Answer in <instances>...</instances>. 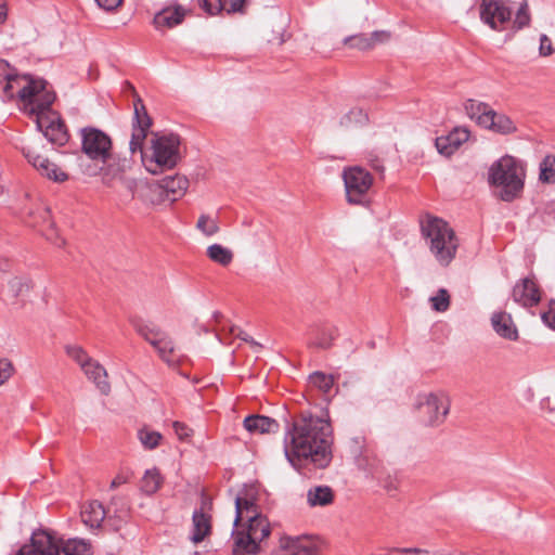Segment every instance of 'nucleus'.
<instances>
[{
	"label": "nucleus",
	"instance_id": "63",
	"mask_svg": "<svg viewBox=\"0 0 555 555\" xmlns=\"http://www.w3.org/2000/svg\"><path fill=\"white\" fill-rule=\"evenodd\" d=\"M54 244L57 246H63L65 244V241L63 238H56V241H54Z\"/></svg>",
	"mask_w": 555,
	"mask_h": 555
},
{
	"label": "nucleus",
	"instance_id": "4",
	"mask_svg": "<svg viewBox=\"0 0 555 555\" xmlns=\"http://www.w3.org/2000/svg\"><path fill=\"white\" fill-rule=\"evenodd\" d=\"M180 137L175 133H155L151 140V153L141 149V160L144 168L152 175H159L173 169L181 159L179 147Z\"/></svg>",
	"mask_w": 555,
	"mask_h": 555
},
{
	"label": "nucleus",
	"instance_id": "34",
	"mask_svg": "<svg viewBox=\"0 0 555 555\" xmlns=\"http://www.w3.org/2000/svg\"><path fill=\"white\" fill-rule=\"evenodd\" d=\"M30 80H36L29 75L18 76L15 74H12L4 82L3 86V96L7 100L14 99L15 95H18V91L28 85ZM37 80H42L41 78H38ZM21 100V98H18Z\"/></svg>",
	"mask_w": 555,
	"mask_h": 555
},
{
	"label": "nucleus",
	"instance_id": "27",
	"mask_svg": "<svg viewBox=\"0 0 555 555\" xmlns=\"http://www.w3.org/2000/svg\"><path fill=\"white\" fill-rule=\"evenodd\" d=\"M246 534L253 537L259 542H263L271 533L269 520L266 516L259 514L247 515Z\"/></svg>",
	"mask_w": 555,
	"mask_h": 555
},
{
	"label": "nucleus",
	"instance_id": "2",
	"mask_svg": "<svg viewBox=\"0 0 555 555\" xmlns=\"http://www.w3.org/2000/svg\"><path fill=\"white\" fill-rule=\"evenodd\" d=\"M18 95L24 104V112L36 117V126L44 138L54 145L64 146L69 140V133L59 113L51 108L56 94L49 89V82L30 80L18 91Z\"/></svg>",
	"mask_w": 555,
	"mask_h": 555
},
{
	"label": "nucleus",
	"instance_id": "38",
	"mask_svg": "<svg viewBox=\"0 0 555 555\" xmlns=\"http://www.w3.org/2000/svg\"><path fill=\"white\" fill-rule=\"evenodd\" d=\"M138 438L145 449L153 450L158 447L163 436L158 431L142 428L138 431Z\"/></svg>",
	"mask_w": 555,
	"mask_h": 555
},
{
	"label": "nucleus",
	"instance_id": "54",
	"mask_svg": "<svg viewBox=\"0 0 555 555\" xmlns=\"http://www.w3.org/2000/svg\"><path fill=\"white\" fill-rule=\"evenodd\" d=\"M98 5L105 11H113L117 9L121 3L122 0H95Z\"/></svg>",
	"mask_w": 555,
	"mask_h": 555
},
{
	"label": "nucleus",
	"instance_id": "7",
	"mask_svg": "<svg viewBox=\"0 0 555 555\" xmlns=\"http://www.w3.org/2000/svg\"><path fill=\"white\" fill-rule=\"evenodd\" d=\"M464 107L468 117L486 129L500 134H509L517 130L507 115L495 112L485 102L468 99Z\"/></svg>",
	"mask_w": 555,
	"mask_h": 555
},
{
	"label": "nucleus",
	"instance_id": "23",
	"mask_svg": "<svg viewBox=\"0 0 555 555\" xmlns=\"http://www.w3.org/2000/svg\"><path fill=\"white\" fill-rule=\"evenodd\" d=\"M491 324L500 337L512 341L518 339V330L511 314L506 312H495L491 317Z\"/></svg>",
	"mask_w": 555,
	"mask_h": 555
},
{
	"label": "nucleus",
	"instance_id": "29",
	"mask_svg": "<svg viewBox=\"0 0 555 555\" xmlns=\"http://www.w3.org/2000/svg\"><path fill=\"white\" fill-rule=\"evenodd\" d=\"M130 167V162L127 158L116 159L112 155L107 163L101 167L103 183L109 185L114 179L125 178L122 173Z\"/></svg>",
	"mask_w": 555,
	"mask_h": 555
},
{
	"label": "nucleus",
	"instance_id": "52",
	"mask_svg": "<svg viewBox=\"0 0 555 555\" xmlns=\"http://www.w3.org/2000/svg\"><path fill=\"white\" fill-rule=\"evenodd\" d=\"M554 49L551 39L546 35H541L539 53L541 56H550L553 54Z\"/></svg>",
	"mask_w": 555,
	"mask_h": 555
},
{
	"label": "nucleus",
	"instance_id": "14",
	"mask_svg": "<svg viewBox=\"0 0 555 555\" xmlns=\"http://www.w3.org/2000/svg\"><path fill=\"white\" fill-rule=\"evenodd\" d=\"M512 297L515 302L522 307L530 308L537 306L541 300L540 288L533 278L519 280L513 287Z\"/></svg>",
	"mask_w": 555,
	"mask_h": 555
},
{
	"label": "nucleus",
	"instance_id": "20",
	"mask_svg": "<svg viewBox=\"0 0 555 555\" xmlns=\"http://www.w3.org/2000/svg\"><path fill=\"white\" fill-rule=\"evenodd\" d=\"M185 15L186 11L180 4L167 7L155 14L153 23L157 29L173 28L183 22Z\"/></svg>",
	"mask_w": 555,
	"mask_h": 555
},
{
	"label": "nucleus",
	"instance_id": "1",
	"mask_svg": "<svg viewBox=\"0 0 555 555\" xmlns=\"http://www.w3.org/2000/svg\"><path fill=\"white\" fill-rule=\"evenodd\" d=\"M284 454L298 472L312 465L317 469L327 468L333 461L334 435L327 411L315 415L300 411L285 420Z\"/></svg>",
	"mask_w": 555,
	"mask_h": 555
},
{
	"label": "nucleus",
	"instance_id": "36",
	"mask_svg": "<svg viewBox=\"0 0 555 555\" xmlns=\"http://www.w3.org/2000/svg\"><path fill=\"white\" fill-rule=\"evenodd\" d=\"M207 256L210 260L223 267L230 264L233 260V253L220 244L210 245L207 248Z\"/></svg>",
	"mask_w": 555,
	"mask_h": 555
},
{
	"label": "nucleus",
	"instance_id": "57",
	"mask_svg": "<svg viewBox=\"0 0 555 555\" xmlns=\"http://www.w3.org/2000/svg\"><path fill=\"white\" fill-rule=\"evenodd\" d=\"M231 333L233 335H235L234 328L231 330ZM236 336L240 337L242 340L251 344V346H254V347H257V348L261 347V345L258 344L257 341H255L253 337H250L249 335H247L246 333H244L242 331L240 333H237Z\"/></svg>",
	"mask_w": 555,
	"mask_h": 555
},
{
	"label": "nucleus",
	"instance_id": "8",
	"mask_svg": "<svg viewBox=\"0 0 555 555\" xmlns=\"http://www.w3.org/2000/svg\"><path fill=\"white\" fill-rule=\"evenodd\" d=\"M450 405V398L443 391L418 395L415 404L421 422L429 427H437L446 421Z\"/></svg>",
	"mask_w": 555,
	"mask_h": 555
},
{
	"label": "nucleus",
	"instance_id": "11",
	"mask_svg": "<svg viewBox=\"0 0 555 555\" xmlns=\"http://www.w3.org/2000/svg\"><path fill=\"white\" fill-rule=\"evenodd\" d=\"M133 106L132 133L129 142V149L132 154L137 151H141L147 132L153 124L143 100L140 96L134 98Z\"/></svg>",
	"mask_w": 555,
	"mask_h": 555
},
{
	"label": "nucleus",
	"instance_id": "6",
	"mask_svg": "<svg viewBox=\"0 0 555 555\" xmlns=\"http://www.w3.org/2000/svg\"><path fill=\"white\" fill-rule=\"evenodd\" d=\"M15 555H92L91 544L82 539H68L61 543L47 531L34 532L29 544Z\"/></svg>",
	"mask_w": 555,
	"mask_h": 555
},
{
	"label": "nucleus",
	"instance_id": "61",
	"mask_svg": "<svg viewBox=\"0 0 555 555\" xmlns=\"http://www.w3.org/2000/svg\"><path fill=\"white\" fill-rule=\"evenodd\" d=\"M541 409L542 410H548L550 412L554 411L555 409H552L551 408V400L550 398H544L542 401H541Z\"/></svg>",
	"mask_w": 555,
	"mask_h": 555
},
{
	"label": "nucleus",
	"instance_id": "32",
	"mask_svg": "<svg viewBox=\"0 0 555 555\" xmlns=\"http://www.w3.org/2000/svg\"><path fill=\"white\" fill-rule=\"evenodd\" d=\"M364 439L362 437H354L351 439V442L354 444L351 447L352 453L354 454V460L357 466L370 474H373L375 468V459L371 460L369 452L363 448Z\"/></svg>",
	"mask_w": 555,
	"mask_h": 555
},
{
	"label": "nucleus",
	"instance_id": "21",
	"mask_svg": "<svg viewBox=\"0 0 555 555\" xmlns=\"http://www.w3.org/2000/svg\"><path fill=\"white\" fill-rule=\"evenodd\" d=\"M389 33L385 30H376L370 35L358 34L346 37L344 43L350 48H356L361 51L370 50L375 47L376 43L385 42L389 39Z\"/></svg>",
	"mask_w": 555,
	"mask_h": 555
},
{
	"label": "nucleus",
	"instance_id": "18",
	"mask_svg": "<svg viewBox=\"0 0 555 555\" xmlns=\"http://www.w3.org/2000/svg\"><path fill=\"white\" fill-rule=\"evenodd\" d=\"M280 550L283 555H317L315 544L301 537L283 535L280 538Z\"/></svg>",
	"mask_w": 555,
	"mask_h": 555
},
{
	"label": "nucleus",
	"instance_id": "64",
	"mask_svg": "<svg viewBox=\"0 0 555 555\" xmlns=\"http://www.w3.org/2000/svg\"><path fill=\"white\" fill-rule=\"evenodd\" d=\"M374 169L383 172L384 171V167L383 166H379V165H374Z\"/></svg>",
	"mask_w": 555,
	"mask_h": 555
},
{
	"label": "nucleus",
	"instance_id": "59",
	"mask_svg": "<svg viewBox=\"0 0 555 555\" xmlns=\"http://www.w3.org/2000/svg\"><path fill=\"white\" fill-rule=\"evenodd\" d=\"M166 333L162 331L160 328L155 332V334H151L149 336V339H145L149 344H151L153 347L164 337Z\"/></svg>",
	"mask_w": 555,
	"mask_h": 555
},
{
	"label": "nucleus",
	"instance_id": "46",
	"mask_svg": "<svg viewBox=\"0 0 555 555\" xmlns=\"http://www.w3.org/2000/svg\"><path fill=\"white\" fill-rule=\"evenodd\" d=\"M530 23V15L528 13V4L527 2H524L517 13L516 17L513 22V28L516 30L522 29L524 27H527Z\"/></svg>",
	"mask_w": 555,
	"mask_h": 555
},
{
	"label": "nucleus",
	"instance_id": "31",
	"mask_svg": "<svg viewBox=\"0 0 555 555\" xmlns=\"http://www.w3.org/2000/svg\"><path fill=\"white\" fill-rule=\"evenodd\" d=\"M106 515V508L99 501L90 502L81 512L82 521L92 529L100 528Z\"/></svg>",
	"mask_w": 555,
	"mask_h": 555
},
{
	"label": "nucleus",
	"instance_id": "9",
	"mask_svg": "<svg viewBox=\"0 0 555 555\" xmlns=\"http://www.w3.org/2000/svg\"><path fill=\"white\" fill-rule=\"evenodd\" d=\"M343 179L347 202L366 206L370 203L367 192L373 185L372 175L366 169L354 166L344 170Z\"/></svg>",
	"mask_w": 555,
	"mask_h": 555
},
{
	"label": "nucleus",
	"instance_id": "16",
	"mask_svg": "<svg viewBox=\"0 0 555 555\" xmlns=\"http://www.w3.org/2000/svg\"><path fill=\"white\" fill-rule=\"evenodd\" d=\"M308 334L311 336L308 341L310 348L326 350L333 346L334 340L338 337V330L328 323H321L311 325Z\"/></svg>",
	"mask_w": 555,
	"mask_h": 555
},
{
	"label": "nucleus",
	"instance_id": "47",
	"mask_svg": "<svg viewBox=\"0 0 555 555\" xmlns=\"http://www.w3.org/2000/svg\"><path fill=\"white\" fill-rule=\"evenodd\" d=\"M135 332L144 339H149L151 334H155L159 327L153 323H145L143 321H135L133 323Z\"/></svg>",
	"mask_w": 555,
	"mask_h": 555
},
{
	"label": "nucleus",
	"instance_id": "50",
	"mask_svg": "<svg viewBox=\"0 0 555 555\" xmlns=\"http://www.w3.org/2000/svg\"><path fill=\"white\" fill-rule=\"evenodd\" d=\"M543 323L552 330H555V300H551L546 311L542 312Z\"/></svg>",
	"mask_w": 555,
	"mask_h": 555
},
{
	"label": "nucleus",
	"instance_id": "56",
	"mask_svg": "<svg viewBox=\"0 0 555 555\" xmlns=\"http://www.w3.org/2000/svg\"><path fill=\"white\" fill-rule=\"evenodd\" d=\"M391 552H397V553H401V554H416V555L428 554L427 550H423V548H418V547H402V548L392 547Z\"/></svg>",
	"mask_w": 555,
	"mask_h": 555
},
{
	"label": "nucleus",
	"instance_id": "19",
	"mask_svg": "<svg viewBox=\"0 0 555 555\" xmlns=\"http://www.w3.org/2000/svg\"><path fill=\"white\" fill-rule=\"evenodd\" d=\"M247 0H199L201 8L209 15L245 13Z\"/></svg>",
	"mask_w": 555,
	"mask_h": 555
},
{
	"label": "nucleus",
	"instance_id": "3",
	"mask_svg": "<svg viewBox=\"0 0 555 555\" xmlns=\"http://www.w3.org/2000/svg\"><path fill=\"white\" fill-rule=\"evenodd\" d=\"M524 164L514 156L504 155L489 168V183L500 188L499 196L504 202L519 197L525 184Z\"/></svg>",
	"mask_w": 555,
	"mask_h": 555
},
{
	"label": "nucleus",
	"instance_id": "37",
	"mask_svg": "<svg viewBox=\"0 0 555 555\" xmlns=\"http://www.w3.org/2000/svg\"><path fill=\"white\" fill-rule=\"evenodd\" d=\"M162 476L156 468L147 469L141 481V490L146 494H154L160 487Z\"/></svg>",
	"mask_w": 555,
	"mask_h": 555
},
{
	"label": "nucleus",
	"instance_id": "43",
	"mask_svg": "<svg viewBox=\"0 0 555 555\" xmlns=\"http://www.w3.org/2000/svg\"><path fill=\"white\" fill-rule=\"evenodd\" d=\"M431 307L438 312H444L450 306V295L446 288H440L437 294L430 297Z\"/></svg>",
	"mask_w": 555,
	"mask_h": 555
},
{
	"label": "nucleus",
	"instance_id": "45",
	"mask_svg": "<svg viewBox=\"0 0 555 555\" xmlns=\"http://www.w3.org/2000/svg\"><path fill=\"white\" fill-rule=\"evenodd\" d=\"M66 353L69 358H72L74 361H76L80 367L82 369V365H86L89 363L92 358L88 356L86 350L77 345L74 346H66Z\"/></svg>",
	"mask_w": 555,
	"mask_h": 555
},
{
	"label": "nucleus",
	"instance_id": "22",
	"mask_svg": "<svg viewBox=\"0 0 555 555\" xmlns=\"http://www.w3.org/2000/svg\"><path fill=\"white\" fill-rule=\"evenodd\" d=\"M137 199L146 207L163 204L166 201V193L164 189H162L160 181L155 182L144 180L143 184L139 189V196Z\"/></svg>",
	"mask_w": 555,
	"mask_h": 555
},
{
	"label": "nucleus",
	"instance_id": "62",
	"mask_svg": "<svg viewBox=\"0 0 555 555\" xmlns=\"http://www.w3.org/2000/svg\"><path fill=\"white\" fill-rule=\"evenodd\" d=\"M222 317V314L219 312V311H215L212 313V318L215 319V321H219V319Z\"/></svg>",
	"mask_w": 555,
	"mask_h": 555
},
{
	"label": "nucleus",
	"instance_id": "25",
	"mask_svg": "<svg viewBox=\"0 0 555 555\" xmlns=\"http://www.w3.org/2000/svg\"><path fill=\"white\" fill-rule=\"evenodd\" d=\"M244 428L251 434L278 433L280 425L276 420L266 415H249L243 422Z\"/></svg>",
	"mask_w": 555,
	"mask_h": 555
},
{
	"label": "nucleus",
	"instance_id": "39",
	"mask_svg": "<svg viewBox=\"0 0 555 555\" xmlns=\"http://www.w3.org/2000/svg\"><path fill=\"white\" fill-rule=\"evenodd\" d=\"M540 180L555 183V156L547 155L540 164Z\"/></svg>",
	"mask_w": 555,
	"mask_h": 555
},
{
	"label": "nucleus",
	"instance_id": "35",
	"mask_svg": "<svg viewBox=\"0 0 555 555\" xmlns=\"http://www.w3.org/2000/svg\"><path fill=\"white\" fill-rule=\"evenodd\" d=\"M234 526L247 518V515L259 514L257 504L249 499L237 496L235 500Z\"/></svg>",
	"mask_w": 555,
	"mask_h": 555
},
{
	"label": "nucleus",
	"instance_id": "5",
	"mask_svg": "<svg viewBox=\"0 0 555 555\" xmlns=\"http://www.w3.org/2000/svg\"><path fill=\"white\" fill-rule=\"evenodd\" d=\"M421 231L429 241L430 251L437 261L448 266L455 257L459 242L455 233L449 224L438 217L428 216L421 222Z\"/></svg>",
	"mask_w": 555,
	"mask_h": 555
},
{
	"label": "nucleus",
	"instance_id": "42",
	"mask_svg": "<svg viewBox=\"0 0 555 555\" xmlns=\"http://www.w3.org/2000/svg\"><path fill=\"white\" fill-rule=\"evenodd\" d=\"M196 228L206 236H212L219 232L218 221L210 219L208 215H201Z\"/></svg>",
	"mask_w": 555,
	"mask_h": 555
},
{
	"label": "nucleus",
	"instance_id": "44",
	"mask_svg": "<svg viewBox=\"0 0 555 555\" xmlns=\"http://www.w3.org/2000/svg\"><path fill=\"white\" fill-rule=\"evenodd\" d=\"M8 285L11 295L16 298L30 288V281L27 278L14 276L9 281Z\"/></svg>",
	"mask_w": 555,
	"mask_h": 555
},
{
	"label": "nucleus",
	"instance_id": "33",
	"mask_svg": "<svg viewBox=\"0 0 555 555\" xmlns=\"http://www.w3.org/2000/svg\"><path fill=\"white\" fill-rule=\"evenodd\" d=\"M334 500V492L328 486H315L308 490L307 501L310 506H326Z\"/></svg>",
	"mask_w": 555,
	"mask_h": 555
},
{
	"label": "nucleus",
	"instance_id": "40",
	"mask_svg": "<svg viewBox=\"0 0 555 555\" xmlns=\"http://www.w3.org/2000/svg\"><path fill=\"white\" fill-rule=\"evenodd\" d=\"M310 383L322 390L324 393L330 392L334 385L333 377L322 372H314L310 375Z\"/></svg>",
	"mask_w": 555,
	"mask_h": 555
},
{
	"label": "nucleus",
	"instance_id": "17",
	"mask_svg": "<svg viewBox=\"0 0 555 555\" xmlns=\"http://www.w3.org/2000/svg\"><path fill=\"white\" fill-rule=\"evenodd\" d=\"M468 139L469 131L456 127L449 134L436 138L435 145L441 155L450 156Z\"/></svg>",
	"mask_w": 555,
	"mask_h": 555
},
{
	"label": "nucleus",
	"instance_id": "12",
	"mask_svg": "<svg viewBox=\"0 0 555 555\" xmlns=\"http://www.w3.org/2000/svg\"><path fill=\"white\" fill-rule=\"evenodd\" d=\"M480 20L493 30H502L511 21L512 10L506 0H481L479 5Z\"/></svg>",
	"mask_w": 555,
	"mask_h": 555
},
{
	"label": "nucleus",
	"instance_id": "13",
	"mask_svg": "<svg viewBox=\"0 0 555 555\" xmlns=\"http://www.w3.org/2000/svg\"><path fill=\"white\" fill-rule=\"evenodd\" d=\"M27 162L42 176L54 182H64L68 175L49 158L37 153L33 145L26 144L20 147Z\"/></svg>",
	"mask_w": 555,
	"mask_h": 555
},
{
	"label": "nucleus",
	"instance_id": "49",
	"mask_svg": "<svg viewBox=\"0 0 555 555\" xmlns=\"http://www.w3.org/2000/svg\"><path fill=\"white\" fill-rule=\"evenodd\" d=\"M144 180H137L133 178H121L124 188L131 194V198L135 199L139 196V189Z\"/></svg>",
	"mask_w": 555,
	"mask_h": 555
},
{
	"label": "nucleus",
	"instance_id": "10",
	"mask_svg": "<svg viewBox=\"0 0 555 555\" xmlns=\"http://www.w3.org/2000/svg\"><path fill=\"white\" fill-rule=\"evenodd\" d=\"M81 152L91 160L105 164L112 154V140L107 133L95 128L80 129Z\"/></svg>",
	"mask_w": 555,
	"mask_h": 555
},
{
	"label": "nucleus",
	"instance_id": "53",
	"mask_svg": "<svg viewBox=\"0 0 555 555\" xmlns=\"http://www.w3.org/2000/svg\"><path fill=\"white\" fill-rule=\"evenodd\" d=\"M173 429L180 440H184L191 436L192 430L181 422H173Z\"/></svg>",
	"mask_w": 555,
	"mask_h": 555
},
{
	"label": "nucleus",
	"instance_id": "28",
	"mask_svg": "<svg viewBox=\"0 0 555 555\" xmlns=\"http://www.w3.org/2000/svg\"><path fill=\"white\" fill-rule=\"evenodd\" d=\"M81 370L86 376L95 384L96 388L103 395H107L109 392L111 386L106 379V370L99 362L91 360L86 365H82Z\"/></svg>",
	"mask_w": 555,
	"mask_h": 555
},
{
	"label": "nucleus",
	"instance_id": "48",
	"mask_svg": "<svg viewBox=\"0 0 555 555\" xmlns=\"http://www.w3.org/2000/svg\"><path fill=\"white\" fill-rule=\"evenodd\" d=\"M367 120V115L361 108H352L343 118L340 124L348 125L349 122H364Z\"/></svg>",
	"mask_w": 555,
	"mask_h": 555
},
{
	"label": "nucleus",
	"instance_id": "24",
	"mask_svg": "<svg viewBox=\"0 0 555 555\" xmlns=\"http://www.w3.org/2000/svg\"><path fill=\"white\" fill-rule=\"evenodd\" d=\"M107 525L117 531L129 518V507L121 498H113L106 507Z\"/></svg>",
	"mask_w": 555,
	"mask_h": 555
},
{
	"label": "nucleus",
	"instance_id": "60",
	"mask_svg": "<svg viewBox=\"0 0 555 555\" xmlns=\"http://www.w3.org/2000/svg\"><path fill=\"white\" fill-rule=\"evenodd\" d=\"M7 7L3 2H0V24L4 23L7 20Z\"/></svg>",
	"mask_w": 555,
	"mask_h": 555
},
{
	"label": "nucleus",
	"instance_id": "15",
	"mask_svg": "<svg viewBox=\"0 0 555 555\" xmlns=\"http://www.w3.org/2000/svg\"><path fill=\"white\" fill-rule=\"evenodd\" d=\"M208 507H210V503L203 500L201 507L193 512L191 541L195 544L204 541L211 533V515L206 512Z\"/></svg>",
	"mask_w": 555,
	"mask_h": 555
},
{
	"label": "nucleus",
	"instance_id": "26",
	"mask_svg": "<svg viewBox=\"0 0 555 555\" xmlns=\"http://www.w3.org/2000/svg\"><path fill=\"white\" fill-rule=\"evenodd\" d=\"M160 184L166 193V201L173 203L185 194L189 180L185 176H167L160 180Z\"/></svg>",
	"mask_w": 555,
	"mask_h": 555
},
{
	"label": "nucleus",
	"instance_id": "51",
	"mask_svg": "<svg viewBox=\"0 0 555 555\" xmlns=\"http://www.w3.org/2000/svg\"><path fill=\"white\" fill-rule=\"evenodd\" d=\"M13 373V365L8 359H0V386L5 383Z\"/></svg>",
	"mask_w": 555,
	"mask_h": 555
},
{
	"label": "nucleus",
	"instance_id": "55",
	"mask_svg": "<svg viewBox=\"0 0 555 555\" xmlns=\"http://www.w3.org/2000/svg\"><path fill=\"white\" fill-rule=\"evenodd\" d=\"M11 75L10 64L4 60H0V85L4 83Z\"/></svg>",
	"mask_w": 555,
	"mask_h": 555
},
{
	"label": "nucleus",
	"instance_id": "41",
	"mask_svg": "<svg viewBox=\"0 0 555 555\" xmlns=\"http://www.w3.org/2000/svg\"><path fill=\"white\" fill-rule=\"evenodd\" d=\"M154 348L164 361L167 363L173 362L170 356L172 354L175 347L172 340L167 334L164 335V337L154 346Z\"/></svg>",
	"mask_w": 555,
	"mask_h": 555
},
{
	"label": "nucleus",
	"instance_id": "30",
	"mask_svg": "<svg viewBox=\"0 0 555 555\" xmlns=\"http://www.w3.org/2000/svg\"><path fill=\"white\" fill-rule=\"evenodd\" d=\"M262 551V542L245 532H237L233 544V555H257Z\"/></svg>",
	"mask_w": 555,
	"mask_h": 555
},
{
	"label": "nucleus",
	"instance_id": "58",
	"mask_svg": "<svg viewBox=\"0 0 555 555\" xmlns=\"http://www.w3.org/2000/svg\"><path fill=\"white\" fill-rule=\"evenodd\" d=\"M128 481V476L124 475V474H118L111 482V486L109 488L112 490L118 488L119 486L126 483Z\"/></svg>",
	"mask_w": 555,
	"mask_h": 555
}]
</instances>
